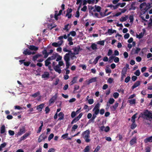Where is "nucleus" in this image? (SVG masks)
I'll use <instances>...</instances> for the list:
<instances>
[{"label": "nucleus", "instance_id": "13", "mask_svg": "<svg viewBox=\"0 0 152 152\" xmlns=\"http://www.w3.org/2000/svg\"><path fill=\"white\" fill-rule=\"evenodd\" d=\"M54 70L55 71L58 72L59 74H60L61 73V70L60 68V66H59L58 65H56L54 67Z\"/></svg>", "mask_w": 152, "mask_h": 152}, {"label": "nucleus", "instance_id": "27", "mask_svg": "<svg viewBox=\"0 0 152 152\" xmlns=\"http://www.w3.org/2000/svg\"><path fill=\"white\" fill-rule=\"evenodd\" d=\"M45 65L46 66H48L49 64H51V62L48 58L45 61Z\"/></svg>", "mask_w": 152, "mask_h": 152}, {"label": "nucleus", "instance_id": "58", "mask_svg": "<svg viewBox=\"0 0 152 152\" xmlns=\"http://www.w3.org/2000/svg\"><path fill=\"white\" fill-rule=\"evenodd\" d=\"M126 17H122L120 19V20L121 22H124L126 21Z\"/></svg>", "mask_w": 152, "mask_h": 152}, {"label": "nucleus", "instance_id": "54", "mask_svg": "<svg viewBox=\"0 0 152 152\" xmlns=\"http://www.w3.org/2000/svg\"><path fill=\"white\" fill-rule=\"evenodd\" d=\"M134 4L133 3H132L131 5V7L129 8V10H134L135 9V7L134 6Z\"/></svg>", "mask_w": 152, "mask_h": 152}, {"label": "nucleus", "instance_id": "5", "mask_svg": "<svg viewBox=\"0 0 152 152\" xmlns=\"http://www.w3.org/2000/svg\"><path fill=\"white\" fill-rule=\"evenodd\" d=\"M83 115V114L82 113H80L79 115L76 117L74 118L72 121L71 122V124H73L74 123H75L77 121H78L80 118L82 117Z\"/></svg>", "mask_w": 152, "mask_h": 152}, {"label": "nucleus", "instance_id": "4", "mask_svg": "<svg viewBox=\"0 0 152 152\" xmlns=\"http://www.w3.org/2000/svg\"><path fill=\"white\" fill-rule=\"evenodd\" d=\"M151 4L150 3H148L147 4L145 8L142 10H141V11L143 14H145L151 7Z\"/></svg>", "mask_w": 152, "mask_h": 152}, {"label": "nucleus", "instance_id": "14", "mask_svg": "<svg viewBox=\"0 0 152 152\" xmlns=\"http://www.w3.org/2000/svg\"><path fill=\"white\" fill-rule=\"evenodd\" d=\"M64 59L65 62L69 61L70 60L69 54V53L66 54L64 56Z\"/></svg>", "mask_w": 152, "mask_h": 152}, {"label": "nucleus", "instance_id": "63", "mask_svg": "<svg viewBox=\"0 0 152 152\" xmlns=\"http://www.w3.org/2000/svg\"><path fill=\"white\" fill-rule=\"evenodd\" d=\"M105 110L104 109H101L99 110V113L101 115H103L104 113Z\"/></svg>", "mask_w": 152, "mask_h": 152}, {"label": "nucleus", "instance_id": "34", "mask_svg": "<svg viewBox=\"0 0 152 152\" xmlns=\"http://www.w3.org/2000/svg\"><path fill=\"white\" fill-rule=\"evenodd\" d=\"M147 4L145 2H143L140 4V10L143 9V8H145V6H146Z\"/></svg>", "mask_w": 152, "mask_h": 152}, {"label": "nucleus", "instance_id": "38", "mask_svg": "<svg viewBox=\"0 0 152 152\" xmlns=\"http://www.w3.org/2000/svg\"><path fill=\"white\" fill-rule=\"evenodd\" d=\"M96 77H94L92 78H91L89 80V81L91 83L93 82H94L96 81Z\"/></svg>", "mask_w": 152, "mask_h": 152}, {"label": "nucleus", "instance_id": "37", "mask_svg": "<svg viewBox=\"0 0 152 152\" xmlns=\"http://www.w3.org/2000/svg\"><path fill=\"white\" fill-rule=\"evenodd\" d=\"M95 9L96 11L98 12H100L101 10V7L99 6H97L96 5L94 6Z\"/></svg>", "mask_w": 152, "mask_h": 152}, {"label": "nucleus", "instance_id": "10", "mask_svg": "<svg viewBox=\"0 0 152 152\" xmlns=\"http://www.w3.org/2000/svg\"><path fill=\"white\" fill-rule=\"evenodd\" d=\"M100 104L98 103L96 104L93 109V111L99 113Z\"/></svg>", "mask_w": 152, "mask_h": 152}, {"label": "nucleus", "instance_id": "60", "mask_svg": "<svg viewBox=\"0 0 152 152\" xmlns=\"http://www.w3.org/2000/svg\"><path fill=\"white\" fill-rule=\"evenodd\" d=\"M10 135L12 136L14 134L15 132L14 131L9 130L8 131Z\"/></svg>", "mask_w": 152, "mask_h": 152}, {"label": "nucleus", "instance_id": "23", "mask_svg": "<svg viewBox=\"0 0 152 152\" xmlns=\"http://www.w3.org/2000/svg\"><path fill=\"white\" fill-rule=\"evenodd\" d=\"M49 76V73L48 72H44V74L42 75V77L43 78H45L48 77Z\"/></svg>", "mask_w": 152, "mask_h": 152}, {"label": "nucleus", "instance_id": "62", "mask_svg": "<svg viewBox=\"0 0 152 152\" xmlns=\"http://www.w3.org/2000/svg\"><path fill=\"white\" fill-rule=\"evenodd\" d=\"M72 10L71 8H68L66 10V14H70L72 12Z\"/></svg>", "mask_w": 152, "mask_h": 152}, {"label": "nucleus", "instance_id": "7", "mask_svg": "<svg viewBox=\"0 0 152 152\" xmlns=\"http://www.w3.org/2000/svg\"><path fill=\"white\" fill-rule=\"evenodd\" d=\"M47 136L45 135V134H42L38 138V142H40L42 140H44L47 138Z\"/></svg>", "mask_w": 152, "mask_h": 152}, {"label": "nucleus", "instance_id": "24", "mask_svg": "<svg viewBox=\"0 0 152 152\" xmlns=\"http://www.w3.org/2000/svg\"><path fill=\"white\" fill-rule=\"evenodd\" d=\"M116 31L115 30H113L112 28L108 29L107 31V33H108L110 35L113 34L114 33H116Z\"/></svg>", "mask_w": 152, "mask_h": 152}, {"label": "nucleus", "instance_id": "42", "mask_svg": "<svg viewBox=\"0 0 152 152\" xmlns=\"http://www.w3.org/2000/svg\"><path fill=\"white\" fill-rule=\"evenodd\" d=\"M140 74V72L139 69L137 70L136 72H134V74L136 75L137 76H139Z\"/></svg>", "mask_w": 152, "mask_h": 152}, {"label": "nucleus", "instance_id": "11", "mask_svg": "<svg viewBox=\"0 0 152 152\" xmlns=\"http://www.w3.org/2000/svg\"><path fill=\"white\" fill-rule=\"evenodd\" d=\"M94 113L93 115V116L89 120V122H91V121L94 122V120L95 118L96 117V115H98L99 113H98L94 111Z\"/></svg>", "mask_w": 152, "mask_h": 152}, {"label": "nucleus", "instance_id": "2", "mask_svg": "<svg viewBox=\"0 0 152 152\" xmlns=\"http://www.w3.org/2000/svg\"><path fill=\"white\" fill-rule=\"evenodd\" d=\"M90 134V131L88 129L83 132L82 134V137L84 139L85 142L87 143L91 141Z\"/></svg>", "mask_w": 152, "mask_h": 152}, {"label": "nucleus", "instance_id": "51", "mask_svg": "<svg viewBox=\"0 0 152 152\" xmlns=\"http://www.w3.org/2000/svg\"><path fill=\"white\" fill-rule=\"evenodd\" d=\"M130 77L129 76H127L125 79V82L126 83H128L130 80Z\"/></svg>", "mask_w": 152, "mask_h": 152}, {"label": "nucleus", "instance_id": "31", "mask_svg": "<svg viewBox=\"0 0 152 152\" xmlns=\"http://www.w3.org/2000/svg\"><path fill=\"white\" fill-rule=\"evenodd\" d=\"M137 114V113H136L131 118V121L132 122H135V119L136 118V115Z\"/></svg>", "mask_w": 152, "mask_h": 152}, {"label": "nucleus", "instance_id": "30", "mask_svg": "<svg viewBox=\"0 0 152 152\" xmlns=\"http://www.w3.org/2000/svg\"><path fill=\"white\" fill-rule=\"evenodd\" d=\"M140 50V49L139 48H136V49L135 50L134 49H132V51L133 52L134 51V54H137L139 53Z\"/></svg>", "mask_w": 152, "mask_h": 152}, {"label": "nucleus", "instance_id": "28", "mask_svg": "<svg viewBox=\"0 0 152 152\" xmlns=\"http://www.w3.org/2000/svg\"><path fill=\"white\" fill-rule=\"evenodd\" d=\"M69 26V23L67 24L64 26V27L63 28V29L64 30H66V31H68L69 29L71 28V26H70V27L69 28H68V26Z\"/></svg>", "mask_w": 152, "mask_h": 152}, {"label": "nucleus", "instance_id": "64", "mask_svg": "<svg viewBox=\"0 0 152 152\" xmlns=\"http://www.w3.org/2000/svg\"><path fill=\"white\" fill-rule=\"evenodd\" d=\"M100 147L99 145H97L96 148L94 150V151H95V152H98V151L100 149Z\"/></svg>", "mask_w": 152, "mask_h": 152}, {"label": "nucleus", "instance_id": "52", "mask_svg": "<svg viewBox=\"0 0 152 152\" xmlns=\"http://www.w3.org/2000/svg\"><path fill=\"white\" fill-rule=\"evenodd\" d=\"M70 63L69 61H66V69H68L69 66H70Z\"/></svg>", "mask_w": 152, "mask_h": 152}, {"label": "nucleus", "instance_id": "22", "mask_svg": "<svg viewBox=\"0 0 152 152\" xmlns=\"http://www.w3.org/2000/svg\"><path fill=\"white\" fill-rule=\"evenodd\" d=\"M57 55H58V53H56L55 54H53L52 56L49 57L48 58V60H49L50 61L55 59L57 57Z\"/></svg>", "mask_w": 152, "mask_h": 152}, {"label": "nucleus", "instance_id": "1", "mask_svg": "<svg viewBox=\"0 0 152 152\" xmlns=\"http://www.w3.org/2000/svg\"><path fill=\"white\" fill-rule=\"evenodd\" d=\"M141 117L143 118L151 121L152 120V111L148 109L145 110L142 113H141Z\"/></svg>", "mask_w": 152, "mask_h": 152}, {"label": "nucleus", "instance_id": "43", "mask_svg": "<svg viewBox=\"0 0 152 152\" xmlns=\"http://www.w3.org/2000/svg\"><path fill=\"white\" fill-rule=\"evenodd\" d=\"M48 28L50 30H52L53 28V24L52 23H49L48 25Z\"/></svg>", "mask_w": 152, "mask_h": 152}, {"label": "nucleus", "instance_id": "44", "mask_svg": "<svg viewBox=\"0 0 152 152\" xmlns=\"http://www.w3.org/2000/svg\"><path fill=\"white\" fill-rule=\"evenodd\" d=\"M143 34L141 32L140 34L139 35L137 34L136 35V36L137 38H138L139 39H141L143 37Z\"/></svg>", "mask_w": 152, "mask_h": 152}, {"label": "nucleus", "instance_id": "45", "mask_svg": "<svg viewBox=\"0 0 152 152\" xmlns=\"http://www.w3.org/2000/svg\"><path fill=\"white\" fill-rule=\"evenodd\" d=\"M40 94L39 93V92H37L34 94H33L31 95V96L34 97H36L38 96Z\"/></svg>", "mask_w": 152, "mask_h": 152}, {"label": "nucleus", "instance_id": "33", "mask_svg": "<svg viewBox=\"0 0 152 152\" xmlns=\"http://www.w3.org/2000/svg\"><path fill=\"white\" fill-rule=\"evenodd\" d=\"M102 57L101 56L99 55L97 56L94 60V63L96 64L98 62L99 60Z\"/></svg>", "mask_w": 152, "mask_h": 152}, {"label": "nucleus", "instance_id": "32", "mask_svg": "<svg viewBox=\"0 0 152 152\" xmlns=\"http://www.w3.org/2000/svg\"><path fill=\"white\" fill-rule=\"evenodd\" d=\"M7 143L4 142L0 145V151H2V148H4L7 145Z\"/></svg>", "mask_w": 152, "mask_h": 152}, {"label": "nucleus", "instance_id": "20", "mask_svg": "<svg viewBox=\"0 0 152 152\" xmlns=\"http://www.w3.org/2000/svg\"><path fill=\"white\" fill-rule=\"evenodd\" d=\"M23 53L25 55H29L31 54V52L29 50L27 49L23 51Z\"/></svg>", "mask_w": 152, "mask_h": 152}, {"label": "nucleus", "instance_id": "8", "mask_svg": "<svg viewBox=\"0 0 152 152\" xmlns=\"http://www.w3.org/2000/svg\"><path fill=\"white\" fill-rule=\"evenodd\" d=\"M25 132V127L23 126L20 129L19 131L18 132L17 135L18 136H20L23 134Z\"/></svg>", "mask_w": 152, "mask_h": 152}, {"label": "nucleus", "instance_id": "17", "mask_svg": "<svg viewBox=\"0 0 152 152\" xmlns=\"http://www.w3.org/2000/svg\"><path fill=\"white\" fill-rule=\"evenodd\" d=\"M58 116L59 117L58 119V120L61 121L64 119V114L63 112H61L58 114Z\"/></svg>", "mask_w": 152, "mask_h": 152}, {"label": "nucleus", "instance_id": "21", "mask_svg": "<svg viewBox=\"0 0 152 152\" xmlns=\"http://www.w3.org/2000/svg\"><path fill=\"white\" fill-rule=\"evenodd\" d=\"M77 78L78 77L77 76L74 77L73 78L72 80L70 83V85H72L76 83Z\"/></svg>", "mask_w": 152, "mask_h": 152}, {"label": "nucleus", "instance_id": "25", "mask_svg": "<svg viewBox=\"0 0 152 152\" xmlns=\"http://www.w3.org/2000/svg\"><path fill=\"white\" fill-rule=\"evenodd\" d=\"M118 105V103L116 102V103H115L114 105L111 107V109L113 111H115L116 110Z\"/></svg>", "mask_w": 152, "mask_h": 152}, {"label": "nucleus", "instance_id": "19", "mask_svg": "<svg viewBox=\"0 0 152 152\" xmlns=\"http://www.w3.org/2000/svg\"><path fill=\"white\" fill-rule=\"evenodd\" d=\"M149 142H152V136L147 138L144 140V142L145 143H147Z\"/></svg>", "mask_w": 152, "mask_h": 152}, {"label": "nucleus", "instance_id": "50", "mask_svg": "<svg viewBox=\"0 0 152 152\" xmlns=\"http://www.w3.org/2000/svg\"><path fill=\"white\" fill-rule=\"evenodd\" d=\"M50 110L48 106L46 107L45 108V111L46 114L48 113L50 111Z\"/></svg>", "mask_w": 152, "mask_h": 152}, {"label": "nucleus", "instance_id": "26", "mask_svg": "<svg viewBox=\"0 0 152 152\" xmlns=\"http://www.w3.org/2000/svg\"><path fill=\"white\" fill-rule=\"evenodd\" d=\"M1 133V134H4L5 132V126L4 125L1 126L0 129Z\"/></svg>", "mask_w": 152, "mask_h": 152}, {"label": "nucleus", "instance_id": "9", "mask_svg": "<svg viewBox=\"0 0 152 152\" xmlns=\"http://www.w3.org/2000/svg\"><path fill=\"white\" fill-rule=\"evenodd\" d=\"M137 138L136 137H133L130 141V144L131 146L137 143Z\"/></svg>", "mask_w": 152, "mask_h": 152}, {"label": "nucleus", "instance_id": "36", "mask_svg": "<svg viewBox=\"0 0 152 152\" xmlns=\"http://www.w3.org/2000/svg\"><path fill=\"white\" fill-rule=\"evenodd\" d=\"M91 47L93 50H95L97 49V45L94 43H92L91 44Z\"/></svg>", "mask_w": 152, "mask_h": 152}, {"label": "nucleus", "instance_id": "18", "mask_svg": "<svg viewBox=\"0 0 152 152\" xmlns=\"http://www.w3.org/2000/svg\"><path fill=\"white\" fill-rule=\"evenodd\" d=\"M44 104H42L37 106V109L39 112L42 111L43 108L44 107Z\"/></svg>", "mask_w": 152, "mask_h": 152}, {"label": "nucleus", "instance_id": "49", "mask_svg": "<svg viewBox=\"0 0 152 152\" xmlns=\"http://www.w3.org/2000/svg\"><path fill=\"white\" fill-rule=\"evenodd\" d=\"M78 126L77 124L74 125L72 128V131H75V130L77 128Z\"/></svg>", "mask_w": 152, "mask_h": 152}, {"label": "nucleus", "instance_id": "35", "mask_svg": "<svg viewBox=\"0 0 152 152\" xmlns=\"http://www.w3.org/2000/svg\"><path fill=\"white\" fill-rule=\"evenodd\" d=\"M129 102L131 104H134L136 102V100L135 99H131L128 100Z\"/></svg>", "mask_w": 152, "mask_h": 152}, {"label": "nucleus", "instance_id": "16", "mask_svg": "<svg viewBox=\"0 0 152 152\" xmlns=\"http://www.w3.org/2000/svg\"><path fill=\"white\" fill-rule=\"evenodd\" d=\"M42 54L44 56V58H47L49 55V53L47 52L46 49H44L42 51Z\"/></svg>", "mask_w": 152, "mask_h": 152}, {"label": "nucleus", "instance_id": "3", "mask_svg": "<svg viewBox=\"0 0 152 152\" xmlns=\"http://www.w3.org/2000/svg\"><path fill=\"white\" fill-rule=\"evenodd\" d=\"M72 50L74 51V53L75 55L78 54L80 51L82 50L81 49L79 45H78L77 47H75L72 48Z\"/></svg>", "mask_w": 152, "mask_h": 152}, {"label": "nucleus", "instance_id": "6", "mask_svg": "<svg viewBox=\"0 0 152 152\" xmlns=\"http://www.w3.org/2000/svg\"><path fill=\"white\" fill-rule=\"evenodd\" d=\"M57 93L55 95L53 96L49 100V105L53 104L55 100L57 99Z\"/></svg>", "mask_w": 152, "mask_h": 152}, {"label": "nucleus", "instance_id": "59", "mask_svg": "<svg viewBox=\"0 0 152 152\" xmlns=\"http://www.w3.org/2000/svg\"><path fill=\"white\" fill-rule=\"evenodd\" d=\"M76 115V113H75V111H73L71 113V117L72 118H73L75 117Z\"/></svg>", "mask_w": 152, "mask_h": 152}, {"label": "nucleus", "instance_id": "56", "mask_svg": "<svg viewBox=\"0 0 152 152\" xmlns=\"http://www.w3.org/2000/svg\"><path fill=\"white\" fill-rule=\"evenodd\" d=\"M68 134L67 133H66L65 134L63 135L61 137L64 139H65L67 137Z\"/></svg>", "mask_w": 152, "mask_h": 152}, {"label": "nucleus", "instance_id": "53", "mask_svg": "<svg viewBox=\"0 0 152 152\" xmlns=\"http://www.w3.org/2000/svg\"><path fill=\"white\" fill-rule=\"evenodd\" d=\"M31 62L29 61H28L27 62H23L24 65L26 66H29V65L30 64Z\"/></svg>", "mask_w": 152, "mask_h": 152}, {"label": "nucleus", "instance_id": "48", "mask_svg": "<svg viewBox=\"0 0 152 152\" xmlns=\"http://www.w3.org/2000/svg\"><path fill=\"white\" fill-rule=\"evenodd\" d=\"M104 40L99 41L98 42L97 44L102 45H104Z\"/></svg>", "mask_w": 152, "mask_h": 152}, {"label": "nucleus", "instance_id": "15", "mask_svg": "<svg viewBox=\"0 0 152 152\" xmlns=\"http://www.w3.org/2000/svg\"><path fill=\"white\" fill-rule=\"evenodd\" d=\"M29 49L31 50L37 51L38 49V47L33 45H31L28 48Z\"/></svg>", "mask_w": 152, "mask_h": 152}, {"label": "nucleus", "instance_id": "47", "mask_svg": "<svg viewBox=\"0 0 152 152\" xmlns=\"http://www.w3.org/2000/svg\"><path fill=\"white\" fill-rule=\"evenodd\" d=\"M113 97L115 99L118 98L119 96V94L117 92H115L113 94Z\"/></svg>", "mask_w": 152, "mask_h": 152}, {"label": "nucleus", "instance_id": "12", "mask_svg": "<svg viewBox=\"0 0 152 152\" xmlns=\"http://www.w3.org/2000/svg\"><path fill=\"white\" fill-rule=\"evenodd\" d=\"M140 81H136L134 83V84L133 85L132 87V90L134 89V88L137 87L139 85H140Z\"/></svg>", "mask_w": 152, "mask_h": 152}, {"label": "nucleus", "instance_id": "39", "mask_svg": "<svg viewBox=\"0 0 152 152\" xmlns=\"http://www.w3.org/2000/svg\"><path fill=\"white\" fill-rule=\"evenodd\" d=\"M137 126V125L136 124L135 122H132L131 125V128L132 129H134Z\"/></svg>", "mask_w": 152, "mask_h": 152}, {"label": "nucleus", "instance_id": "55", "mask_svg": "<svg viewBox=\"0 0 152 152\" xmlns=\"http://www.w3.org/2000/svg\"><path fill=\"white\" fill-rule=\"evenodd\" d=\"M113 78L110 77L107 80V82L111 84L112 83L113 81Z\"/></svg>", "mask_w": 152, "mask_h": 152}, {"label": "nucleus", "instance_id": "57", "mask_svg": "<svg viewBox=\"0 0 152 152\" xmlns=\"http://www.w3.org/2000/svg\"><path fill=\"white\" fill-rule=\"evenodd\" d=\"M54 137V134L53 133L51 134L48 137V140H50L52 139Z\"/></svg>", "mask_w": 152, "mask_h": 152}, {"label": "nucleus", "instance_id": "40", "mask_svg": "<svg viewBox=\"0 0 152 152\" xmlns=\"http://www.w3.org/2000/svg\"><path fill=\"white\" fill-rule=\"evenodd\" d=\"M115 100L113 98H110L109 100L108 103L110 104H112L114 102Z\"/></svg>", "mask_w": 152, "mask_h": 152}, {"label": "nucleus", "instance_id": "41", "mask_svg": "<svg viewBox=\"0 0 152 152\" xmlns=\"http://www.w3.org/2000/svg\"><path fill=\"white\" fill-rule=\"evenodd\" d=\"M90 150L89 146L88 145L86 146L84 150V152H89Z\"/></svg>", "mask_w": 152, "mask_h": 152}, {"label": "nucleus", "instance_id": "29", "mask_svg": "<svg viewBox=\"0 0 152 152\" xmlns=\"http://www.w3.org/2000/svg\"><path fill=\"white\" fill-rule=\"evenodd\" d=\"M29 134L28 133H26L24 135H23L20 138L21 140H25L28 136Z\"/></svg>", "mask_w": 152, "mask_h": 152}, {"label": "nucleus", "instance_id": "46", "mask_svg": "<svg viewBox=\"0 0 152 152\" xmlns=\"http://www.w3.org/2000/svg\"><path fill=\"white\" fill-rule=\"evenodd\" d=\"M127 70V69L126 68L124 67L122 69L121 73L126 74Z\"/></svg>", "mask_w": 152, "mask_h": 152}, {"label": "nucleus", "instance_id": "61", "mask_svg": "<svg viewBox=\"0 0 152 152\" xmlns=\"http://www.w3.org/2000/svg\"><path fill=\"white\" fill-rule=\"evenodd\" d=\"M117 91L120 93H121L122 94H123L124 93V90L122 88H121L118 89Z\"/></svg>", "mask_w": 152, "mask_h": 152}]
</instances>
